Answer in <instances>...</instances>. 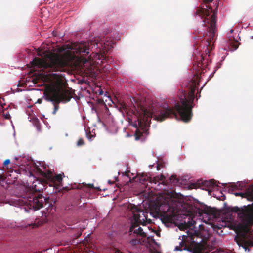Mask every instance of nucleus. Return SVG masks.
<instances>
[{"label":"nucleus","instance_id":"nucleus-9","mask_svg":"<svg viewBox=\"0 0 253 253\" xmlns=\"http://www.w3.org/2000/svg\"><path fill=\"white\" fill-rule=\"evenodd\" d=\"M234 194L236 196H241L246 198L247 200L253 201V185L249 187L245 192H236Z\"/></svg>","mask_w":253,"mask_h":253},{"label":"nucleus","instance_id":"nucleus-29","mask_svg":"<svg viewBox=\"0 0 253 253\" xmlns=\"http://www.w3.org/2000/svg\"><path fill=\"white\" fill-rule=\"evenodd\" d=\"M1 180H4V178H3V176L2 175L0 174V181Z\"/></svg>","mask_w":253,"mask_h":253},{"label":"nucleus","instance_id":"nucleus-3","mask_svg":"<svg viewBox=\"0 0 253 253\" xmlns=\"http://www.w3.org/2000/svg\"><path fill=\"white\" fill-rule=\"evenodd\" d=\"M44 94L45 99L52 102L54 104L53 114H55L58 110V104L61 101L68 102L72 98L71 92L66 88L65 83L62 80H57L53 86L46 89Z\"/></svg>","mask_w":253,"mask_h":253},{"label":"nucleus","instance_id":"nucleus-20","mask_svg":"<svg viewBox=\"0 0 253 253\" xmlns=\"http://www.w3.org/2000/svg\"><path fill=\"white\" fill-rule=\"evenodd\" d=\"M203 211L204 213L208 214H212L213 212V210L211 209H209L208 208H206V209H204Z\"/></svg>","mask_w":253,"mask_h":253},{"label":"nucleus","instance_id":"nucleus-15","mask_svg":"<svg viewBox=\"0 0 253 253\" xmlns=\"http://www.w3.org/2000/svg\"><path fill=\"white\" fill-rule=\"evenodd\" d=\"M204 182L205 185L208 187L211 188L218 186L216 184L217 182L214 179H211L209 181H206Z\"/></svg>","mask_w":253,"mask_h":253},{"label":"nucleus","instance_id":"nucleus-8","mask_svg":"<svg viewBox=\"0 0 253 253\" xmlns=\"http://www.w3.org/2000/svg\"><path fill=\"white\" fill-rule=\"evenodd\" d=\"M246 215V227L247 231H253V210H251Z\"/></svg>","mask_w":253,"mask_h":253},{"label":"nucleus","instance_id":"nucleus-31","mask_svg":"<svg viewBox=\"0 0 253 253\" xmlns=\"http://www.w3.org/2000/svg\"><path fill=\"white\" fill-rule=\"evenodd\" d=\"M38 102L39 103H42V100H41V99H38Z\"/></svg>","mask_w":253,"mask_h":253},{"label":"nucleus","instance_id":"nucleus-6","mask_svg":"<svg viewBox=\"0 0 253 253\" xmlns=\"http://www.w3.org/2000/svg\"><path fill=\"white\" fill-rule=\"evenodd\" d=\"M161 220L163 223H172L178 214V210L174 207L166 205L160 206L159 209Z\"/></svg>","mask_w":253,"mask_h":253},{"label":"nucleus","instance_id":"nucleus-7","mask_svg":"<svg viewBox=\"0 0 253 253\" xmlns=\"http://www.w3.org/2000/svg\"><path fill=\"white\" fill-rule=\"evenodd\" d=\"M253 210V203L251 205H248L247 206H244L243 208H240L238 207H234L232 208V211L235 212H239L241 217L243 218L244 223L246 225V215L248 213L247 212L249 211L250 210Z\"/></svg>","mask_w":253,"mask_h":253},{"label":"nucleus","instance_id":"nucleus-25","mask_svg":"<svg viewBox=\"0 0 253 253\" xmlns=\"http://www.w3.org/2000/svg\"><path fill=\"white\" fill-rule=\"evenodd\" d=\"M86 136L89 139H91V137H93V135L91 134L90 133H86Z\"/></svg>","mask_w":253,"mask_h":253},{"label":"nucleus","instance_id":"nucleus-12","mask_svg":"<svg viewBox=\"0 0 253 253\" xmlns=\"http://www.w3.org/2000/svg\"><path fill=\"white\" fill-rule=\"evenodd\" d=\"M139 180H140V182L141 183H143V182L146 180H147V181L148 180L150 183H155V184H156L157 182H159V179L157 177V176H155V177H147L146 175H145L144 174H143L141 175Z\"/></svg>","mask_w":253,"mask_h":253},{"label":"nucleus","instance_id":"nucleus-13","mask_svg":"<svg viewBox=\"0 0 253 253\" xmlns=\"http://www.w3.org/2000/svg\"><path fill=\"white\" fill-rule=\"evenodd\" d=\"M230 42L229 43V44L231 46V50L234 51L236 50L239 46V42L237 40H232L231 39H230Z\"/></svg>","mask_w":253,"mask_h":253},{"label":"nucleus","instance_id":"nucleus-17","mask_svg":"<svg viewBox=\"0 0 253 253\" xmlns=\"http://www.w3.org/2000/svg\"><path fill=\"white\" fill-rule=\"evenodd\" d=\"M240 183H233L231 185V186L229 187L228 191H233L236 190H238L239 189L240 187Z\"/></svg>","mask_w":253,"mask_h":253},{"label":"nucleus","instance_id":"nucleus-1","mask_svg":"<svg viewBox=\"0 0 253 253\" xmlns=\"http://www.w3.org/2000/svg\"><path fill=\"white\" fill-rule=\"evenodd\" d=\"M113 44V42L111 38L106 37L104 39H100L97 37L90 42H76L63 45L58 48V51L62 54H52L45 59L35 57L31 63L33 67L49 69L52 71H62L76 58L79 63L84 65L88 61L91 62V56H88L91 45L96 46L100 52L95 53L92 61L94 60L98 64H101L107 61L105 52L111 49Z\"/></svg>","mask_w":253,"mask_h":253},{"label":"nucleus","instance_id":"nucleus-30","mask_svg":"<svg viewBox=\"0 0 253 253\" xmlns=\"http://www.w3.org/2000/svg\"><path fill=\"white\" fill-rule=\"evenodd\" d=\"M36 185H33L32 186V187H34V188H35V190L37 191V189H36ZM38 190L39 191H40V190L39 189H38Z\"/></svg>","mask_w":253,"mask_h":253},{"label":"nucleus","instance_id":"nucleus-22","mask_svg":"<svg viewBox=\"0 0 253 253\" xmlns=\"http://www.w3.org/2000/svg\"><path fill=\"white\" fill-rule=\"evenodd\" d=\"M157 177L159 179V182L162 181L163 183H164V184H165V185L167 184V183H166L164 181V179H165V177L163 174H161L160 175H158Z\"/></svg>","mask_w":253,"mask_h":253},{"label":"nucleus","instance_id":"nucleus-26","mask_svg":"<svg viewBox=\"0 0 253 253\" xmlns=\"http://www.w3.org/2000/svg\"><path fill=\"white\" fill-rule=\"evenodd\" d=\"M88 187L90 188H94L93 184H88Z\"/></svg>","mask_w":253,"mask_h":253},{"label":"nucleus","instance_id":"nucleus-18","mask_svg":"<svg viewBox=\"0 0 253 253\" xmlns=\"http://www.w3.org/2000/svg\"><path fill=\"white\" fill-rule=\"evenodd\" d=\"M135 136L136 140L139 139L142 135V132L138 128L136 129L135 132Z\"/></svg>","mask_w":253,"mask_h":253},{"label":"nucleus","instance_id":"nucleus-10","mask_svg":"<svg viewBox=\"0 0 253 253\" xmlns=\"http://www.w3.org/2000/svg\"><path fill=\"white\" fill-rule=\"evenodd\" d=\"M189 237L192 240V242L196 243H200L204 241L202 238L201 233L198 231H194L193 234L191 235H189Z\"/></svg>","mask_w":253,"mask_h":253},{"label":"nucleus","instance_id":"nucleus-24","mask_svg":"<svg viewBox=\"0 0 253 253\" xmlns=\"http://www.w3.org/2000/svg\"><path fill=\"white\" fill-rule=\"evenodd\" d=\"M10 163V161L9 159H6L4 161V163H3V165L4 166H7V165L9 164Z\"/></svg>","mask_w":253,"mask_h":253},{"label":"nucleus","instance_id":"nucleus-34","mask_svg":"<svg viewBox=\"0 0 253 253\" xmlns=\"http://www.w3.org/2000/svg\"><path fill=\"white\" fill-rule=\"evenodd\" d=\"M81 233H80V234L79 235V236H80L81 235Z\"/></svg>","mask_w":253,"mask_h":253},{"label":"nucleus","instance_id":"nucleus-32","mask_svg":"<svg viewBox=\"0 0 253 253\" xmlns=\"http://www.w3.org/2000/svg\"><path fill=\"white\" fill-rule=\"evenodd\" d=\"M222 197H223V199H222V200H224L225 199V195H223Z\"/></svg>","mask_w":253,"mask_h":253},{"label":"nucleus","instance_id":"nucleus-21","mask_svg":"<svg viewBox=\"0 0 253 253\" xmlns=\"http://www.w3.org/2000/svg\"><path fill=\"white\" fill-rule=\"evenodd\" d=\"M84 144V140L82 138H80L77 142V145L78 146H82Z\"/></svg>","mask_w":253,"mask_h":253},{"label":"nucleus","instance_id":"nucleus-5","mask_svg":"<svg viewBox=\"0 0 253 253\" xmlns=\"http://www.w3.org/2000/svg\"><path fill=\"white\" fill-rule=\"evenodd\" d=\"M49 198H45L41 194L36 195H32L31 197H29L27 200H19V202L22 204H26L29 207V208H33L35 211L38 210L40 208L43 207L44 205L48 204V207L51 204L49 203Z\"/></svg>","mask_w":253,"mask_h":253},{"label":"nucleus","instance_id":"nucleus-27","mask_svg":"<svg viewBox=\"0 0 253 253\" xmlns=\"http://www.w3.org/2000/svg\"><path fill=\"white\" fill-rule=\"evenodd\" d=\"M185 236H183V240L181 242V245H183L184 244V240H185Z\"/></svg>","mask_w":253,"mask_h":253},{"label":"nucleus","instance_id":"nucleus-11","mask_svg":"<svg viewBox=\"0 0 253 253\" xmlns=\"http://www.w3.org/2000/svg\"><path fill=\"white\" fill-rule=\"evenodd\" d=\"M235 241L236 242L239 246H241L245 251H250V249L248 248L247 245L245 243V239L242 237L236 236L234 238Z\"/></svg>","mask_w":253,"mask_h":253},{"label":"nucleus","instance_id":"nucleus-4","mask_svg":"<svg viewBox=\"0 0 253 253\" xmlns=\"http://www.w3.org/2000/svg\"><path fill=\"white\" fill-rule=\"evenodd\" d=\"M130 209L133 214V220L129 232H133L134 234L138 237V239L132 240L131 243L136 245L140 242L139 237L141 238L146 237V234L143 232L142 228L139 226L140 225H146L147 224L151 223L152 221L150 219L148 218V212L144 211L137 206L131 205Z\"/></svg>","mask_w":253,"mask_h":253},{"label":"nucleus","instance_id":"nucleus-2","mask_svg":"<svg viewBox=\"0 0 253 253\" xmlns=\"http://www.w3.org/2000/svg\"><path fill=\"white\" fill-rule=\"evenodd\" d=\"M214 0H203L205 4L206 8L201 7L198 8L195 12V15H198L201 19L205 17L203 22L204 25L206 27L207 33L206 35L205 33L199 32V36L198 38L205 37L206 40L203 43V48L202 53L200 50L202 49V45L198 46L197 50H199V55H195L194 61L195 63L193 66V70L195 71L193 78L188 82L183 83V85L187 88L188 91L187 96L186 95V91L183 94L180 99H194V93L196 89L198 87V82L200 81V75L204 72L206 67L208 65L207 59L206 58V55L209 56L210 53L212 50V46L215 39V32L217 30V9L218 5L216 6L214 10L212 9L210 3Z\"/></svg>","mask_w":253,"mask_h":253},{"label":"nucleus","instance_id":"nucleus-33","mask_svg":"<svg viewBox=\"0 0 253 253\" xmlns=\"http://www.w3.org/2000/svg\"><path fill=\"white\" fill-rule=\"evenodd\" d=\"M98 189V191H100L101 190L99 189V188H97Z\"/></svg>","mask_w":253,"mask_h":253},{"label":"nucleus","instance_id":"nucleus-16","mask_svg":"<svg viewBox=\"0 0 253 253\" xmlns=\"http://www.w3.org/2000/svg\"><path fill=\"white\" fill-rule=\"evenodd\" d=\"M38 170L42 175L47 179H51L52 178V173L51 172H49L46 173V172L42 171L39 168H38Z\"/></svg>","mask_w":253,"mask_h":253},{"label":"nucleus","instance_id":"nucleus-28","mask_svg":"<svg viewBox=\"0 0 253 253\" xmlns=\"http://www.w3.org/2000/svg\"><path fill=\"white\" fill-rule=\"evenodd\" d=\"M175 250H176V251L181 250L180 247H178V246L176 247H175Z\"/></svg>","mask_w":253,"mask_h":253},{"label":"nucleus","instance_id":"nucleus-23","mask_svg":"<svg viewBox=\"0 0 253 253\" xmlns=\"http://www.w3.org/2000/svg\"><path fill=\"white\" fill-rule=\"evenodd\" d=\"M245 243L248 247H253V241L251 240H246L245 239Z\"/></svg>","mask_w":253,"mask_h":253},{"label":"nucleus","instance_id":"nucleus-14","mask_svg":"<svg viewBox=\"0 0 253 253\" xmlns=\"http://www.w3.org/2000/svg\"><path fill=\"white\" fill-rule=\"evenodd\" d=\"M168 181H167V184L168 183H170L172 185H175L178 183L179 179L177 178L176 175H172Z\"/></svg>","mask_w":253,"mask_h":253},{"label":"nucleus","instance_id":"nucleus-19","mask_svg":"<svg viewBox=\"0 0 253 253\" xmlns=\"http://www.w3.org/2000/svg\"><path fill=\"white\" fill-rule=\"evenodd\" d=\"M54 180H56L59 183H60L62 181V176L61 174H57L56 175L55 177L54 178Z\"/></svg>","mask_w":253,"mask_h":253}]
</instances>
